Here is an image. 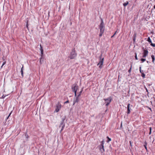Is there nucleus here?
<instances>
[{"label": "nucleus", "instance_id": "2eb2a0df", "mask_svg": "<svg viewBox=\"0 0 155 155\" xmlns=\"http://www.w3.org/2000/svg\"><path fill=\"white\" fill-rule=\"evenodd\" d=\"M147 142L145 141L144 143V144L143 145V146L145 148L147 151Z\"/></svg>", "mask_w": 155, "mask_h": 155}, {"label": "nucleus", "instance_id": "5701e85b", "mask_svg": "<svg viewBox=\"0 0 155 155\" xmlns=\"http://www.w3.org/2000/svg\"><path fill=\"white\" fill-rule=\"evenodd\" d=\"M6 61H4L3 62V64H2V66H1V68H2L3 66L5 64H6Z\"/></svg>", "mask_w": 155, "mask_h": 155}, {"label": "nucleus", "instance_id": "c03bdc74", "mask_svg": "<svg viewBox=\"0 0 155 155\" xmlns=\"http://www.w3.org/2000/svg\"><path fill=\"white\" fill-rule=\"evenodd\" d=\"M114 35H112L111 37V38H112L113 37H114Z\"/></svg>", "mask_w": 155, "mask_h": 155}, {"label": "nucleus", "instance_id": "49530a36", "mask_svg": "<svg viewBox=\"0 0 155 155\" xmlns=\"http://www.w3.org/2000/svg\"><path fill=\"white\" fill-rule=\"evenodd\" d=\"M122 126V123H121V125H120V127H121Z\"/></svg>", "mask_w": 155, "mask_h": 155}, {"label": "nucleus", "instance_id": "dca6fc26", "mask_svg": "<svg viewBox=\"0 0 155 155\" xmlns=\"http://www.w3.org/2000/svg\"><path fill=\"white\" fill-rule=\"evenodd\" d=\"M151 57L152 60V62L153 63H154V61L155 60L154 56L153 55H152L151 56Z\"/></svg>", "mask_w": 155, "mask_h": 155}, {"label": "nucleus", "instance_id": "09e8293b", "mask_svg": "<svg viewBox=\"0 0 155 155\" xmlns=\"http://www.w3.org/2000/svg\"><path fill=\"white\" fill-rule=\"evenodd\" d=\"M153 10V8H152L151 10L152 11Z\"/></svg>", "mask_w": 155, "mask_h": 155}, {"label": "nucleus", "instance_id": "f8f14e48", "mask_svg": "<svg viewBox=\"0 0 155 155\" xmlns=\"http://www.w3.org/2000/svg\"><path fill=\"white\" fill-rule=\"evenodd\" d=\"M44 56L41 57L40 60V63L41 64L44 62Z\"/></svg>", "mask_w": 155, "mask_h": 155}, {"label": "nucleus", "instance_id": "393cba45", "mask_svg": "<svg viewBox=\"0 0 155 155\" xmlns=\"http://www.w3.org/2000/svg\"><path fill=\"white\" fill-rule=\"evenodd\" d=\"M41 57L44 56L43 50L41 51Z\"/></svg>", "mask_w": 155, "mask_h": 155}, {"label": "nucleus", "instance_id": "6e6552de", "mask_svg": "<svg viewBox=\"0 0 155 155\" xmlns=\"http://www.w3.org/2000/svg\"><path fill=\"white\" fill-rule=\"evenodd\" d=\"M148 51L147 50V49H144L143 50V55L142 56V57L143 58H146L147 56L148 55Z\"/></svg>", "mask_w": 155, "mask_h": 155}, {"label": "nucleus", "instance_id": "a211bd4d", "mask_svg": "<svg viewBox=\"0 0 155 155\" xmlns=\"http://www.w3.org/2000/svg\"><path fill=\"white\" fill-rule=\"evenodd\" d=\"M132 66V64L131 63V65H130V69L128 71V72H129V73H130L131 72Z\"/></svg>", "mask_w": 155, "mask_h": 155}, {"label": "nucleus", "instance_id": "a878e982", "mask_svg": "<svg viewBox=\"0 0 155 155\" xmlns=\"http://www.w3.org/2000/svg\"><path fill=\"white\" fill-rule=\"evenodd\" d=\"M150 132H149V134L150 135L151 133V130H152V127H150L149 128Z\"/></svg>", "mask_w": 155, "mask_h": 155}, {"label": "nucleus", "instance_id": "f257e3e1", "mask_svg": "<svg viewBox=\"0 0 155 155\" xmlns=\"http://www.w3.org/2000/svg\"><path fill=\"white\" fill-rule=\"evenodd\" d=\"M77 54L76 52L75 49L73 48L70 53L69 55L68 56L69 58L71 59H74L77 56Z\"/></svg>", "mask_w": 155, "mask_h": 155}, {"label": "nucleus", "instance_id": "58836bf2", "mask_svg": "<svg viewBox=\"0 0 155 155\" xmlns=\"http://www.w3.org/2000/svg\"><path fill=\"white\" fill-rule=\"evenodd\" d=\"M145 89H146V91L148 93L149 92H148V90L147 89V88L145 87Z\"/></svg>", "mask_w": 155, "mask_h": 155}, {"label": "nucleus", "instance_id": "72a5a7b5", "mask_svg": "<svg viewBox=\"0 0 155 155\" xmlns=\"http://www.w3.org/2000/svg\"><path fill=\"white\" fill-rule=\"evenodd\" d=\"M6 96H4L3 94V95L2 96V97H1V98H2V99H4L5 97Z\"/></svg>", "mask_w": 155, "mask_h": 155}, {"label": "nucleus", "instance_id": "e433bc0d", "mask_svg": "<svg viewBox=\"0 0 155 155\" xmlns=\"http://www.w3.org/2000/svg\"><path fill=\"white\" fill-rule=\"evenodd\" d=\"M11 114V113H10L9 114V115H8V117H7V118H6V119H8V117H9L10 116V115Z\"/></svg>", "mask_w": 155, "mask_h": 155}, {"label": "nucleus", "instance_id": "b1692460", "mask_svg": "<svg viewBox=\"0 0 155 155\" xmlns=\"http://www.w3.org/2000/svg\"><path fill=\"white\" fill-rule=\"evenodd\" d=\"M140 60L143 63L146 61V59L144 58H142L140 59Z\"/></svg>", "mask_w": 155, "mask_h": 155}, {"label": "nucleus", "instance_id": "aec40b11", "mask_svg": "<svg viewBox=\"0 0 155 155\" xmlns=\"http://www.w3.org/2000/svg\"><path fill=\"white\" fill-rule=\"evenodd\" d=\"M104 33V32L100 31V34L99 35V36L100 37H101L102 36V35Z\"/></svg>", "mask_w": 155, "mask_h": 155}, {"label": "nucleus", "instance_id": "4c0bfd02", "mask_svg": "<svg viewBox=\"0 0 155 155\" xmlns=\"http://www.w3.org/2000/svg\"><path fill=\"white\" fill-rule=\"evenodd\" d=\"M23 65H22V67L21 68V71H23Z\"/></svg>", "mask_w": 155, "mask_h": 155}, {"label": "nucleus", "instance_id": "4468645a", "mask_svg": "<svg viewBox=\"0 0 155 155\" xmlns=\"http://www.w3.org/2000/svg\"><path fill=\"white\" fill-rule=\"evenodd\" d=\"M136 36H137L136 33H134L133 36V41L134 43L135 41Z\"/></svg>", "mask_w": 155, "mask_h": 155}, {"label": "nucleus", "instance_id": "c756f323", "mask_svg": "<svg viewBox=\"0 0 155 155\" xmlns=\"http://www.w3.org/2000/svg\"><path fill=\"white\" fill-rule=\"evenodd\" d=\"M150 45L153 47H155V44L152 43V42L150 43Z\"/></svg>", "mask_w": 155, "mask_h": 155}, {"label": "nucleus", "instance_id": "ddd939ff", "mask_svg": "<svg viewBox=\"0 0 155 155\" xmlns=\"http://www.w3.org/2000/svg\"><path fill=\"white\" fill-rule=\"evenodd\" d=\"M78 98L79 97L77 96L75 100L74 101V102L73 104V105H74L76 103H78L79 102V99Z\"/></svg>", "mask_w": 155, "mask_h": 155}, {"label": "nucleus", "instance_id": "473e14b6", "mask_svg": "<svg viewBox=\"0 0 155 155\" xmlns=\"http://www.w3.org/2000/svg\"><path fill=\"white\" fill-rule=\"evenodd\" d=\"M69 101L68 100L67 101H66L64 102V104H67V103H69Z\"/></svg>", "mask_w": 155, "mask_h": 155}, {"label": "nucleus", "instance_id": "c9c22d12", "mask_svg": "<svg viewBox=\"0 0 155 155\" xmlns=\"http://www.w3.org/2000/svg\"><path fill=\"white\" fill-rule=\"evenodd\" d=\"M129 143H130V146L132 147V143L131 142V141H130Z\"/></svg>", "mask_w": 155, "mask_h": 155}, {"label": "nucleus", "instance_id": "79ce46f5", "mask_svg": "<svg viewBox=\"0 0 155 155\" xmlns=\"http://www.w3.org/2000/svg\"><path fill=\"white\" fill-rule=\"evenodd\" d=\"M116 32H117V31H116L114 33V35H116Z\"/></svg>", "mask_w": 155, "mask_h": 155}, {"label": "nucleus", "instance_id": "37998d69", "mask_svg": "<svg viewBox=\"0 0 155 155\" xmlns=\"http://www.w3.org/2000/svg\"><path fill=\"white\" fill-rule=\"evenodd\" d=\"M2 60L3 61H4L5 60V59H4V58H2Z\"/></svg>", "mask_w": 155, "mask_h": 155}, {"label": "nucleus", "instance_id": "423d86ee", "mask_svg": "<svg viewBox=\"0 0 155 155\" xmlns=\"http://www.w3.org/2000/svg\"><path fill=\"white\" fill-rule=\"evenodd\" d=\"M71 89L72 90L73 92H77V91L78 89V87L77 84H74L72 86Z\"/></svg>", "mask_w": 155, "mask_h": 155}, {"label": "nucleus", "instance_id": "4be33fe9", "mask_svg": "<svg viewBox=\"0 0 155 155\" xmlns=\"http://www.w3.org/2000/svg\"><path fill=\"white\" fill-rule=\"evenodd\" d=\"M82 90H83V89H82L81 91L80 92H79V94L77 96L78 97H79L81 96V93H82Z\"/></svg>", "mask_w": 155, "mask_h": 155}, {"label": "nucleus", "instance_id": "f3484780", "mask_svg": "<svg viewBox=\"0 0 155 155\" xmlns=\"http://www.w3.org/2000/svg\"><path fill=\"white\" fill-rule=\"evenodd\" d=\"M129 4L128 1H127L126 2L124 3L123 4V5L124 7H126Z\"/></svg>", "mask_w": 155, "mask_h": 155}, {"label": "nucleus", "instance_id": "c85d7f7f", "mask_svg": "<svg viewBox=\"0 0 155 155\" xmlns=\"http://www.w3.org/2000/svg\"><path fill=\"white\" fill-rule=\"evenodd\" d=\"M40 51L43 50L42 46L41 45H40Z\"/></svg>", "mask_w": 155, "mask_h": 155}, {"label": "nucleus", "instance_id": "cd10ccee", "mask_svg": "<svg viewBox=\"0 0 155 155\" xmlns=\"http://www.w3.org/2000/svg\"><path fill=\"white\" fill-rule=\"evenodd\" d=\"M25 136L26 137V138H29V137L28 136V134H27V133H26L25 134Z\"/></svg>", "mask_w": 155, "mask_h": 155}, {"label": "nucleus", "instance_id": "39448f33", "mask_svg": "<svg viewBox=\"0 0 155 155\" xmlns=\"http://www.w3.org/2000/svg\"><path fill=\"white\" fill-rule=\"evenodd\" d=\"M103 100L105 101V106H107L111 102L112 98L111 97H110L107 98H104Z\"/></svg>", "mask_w": 155, "mask_h": 155}, {"label": "nucleus", "instance_id": "ea45409f", "mask_svg": "<svg viewBox=\"0 0 155 155\" xmlns=\"http://www.w3.org/2000/svg\"><path fill=\"white\" fill-rule=\"evenodd\" d=\"M147 107H148V108L149 109H150L151 111V110H152L151 109V108H150V107H147Z\"/></svg>", "mask_w": 155, "mask_h": 155}, {"label": "nucleus", "instance_id": "1a4fd4ad", "mask_svg": "<svg viewBox=\"0 0 155 155\" xmlns=\"http://www.w3.org/2000/svg\"><path fill=\"white\" fill-rule=\"evenodd\" d=\"M104 140H102V141L101 142V151L102 153H103V152H104Z\"/></svg>", "mask_w": 155, "mask_h": 155}, {"label": "nucleus", "instance_id": "2f4dec72", "mask_svg": "<svg viewBox=\"0 0 155 155\" xmlns=\"http://www.w3.org/2000/svg\"><path fill=\"white\" fill-rule=\"evenodd\" d=\"M99 149L101 151V148H102L101 143V145L99 146Z\"/></svg>", "mask_w": 155, "mask_h": 155}, {"label": "nucleus", "instance_id": "7c9ffc66", "mask_svg": "<svg viewBox=\"0 0 155 155\" xmlns=\"http://www.w3.org/2000/svg\"><path fill=\"white\" fill-rule=\"evenodd\" d=\"M21 74L22 75V77L23 78V71H21Z\"/></svg>", "mask_w": 155, "mask_h": 155}, {"label": "nucleus", "instance_id": "f03ea898", "mask_svg": "<svg viewBox=\"0 0 155 155\" xmlns=\"http://www.w3.org/2000/svg\"><path fill=\"white\" fill-rule=\"evenodd\" d=\"M66 116H64V117H62L61 118V123H60V124L59 125V127H62L61 129V132L63 130L65 126V124L64 123V121L65 120V119H66Z\"/></svg>", "mask_w": 155, "mask_h": 155}, {"label": "nucleus", "instance_id": "9b49d317", "mask_svg": "<svg viewBox=\"0 0 155 155\" xmlns=\"http://www.w3.org/2000/svg\"><path fill=\"white\" fill-rule=\"evenodd\" d=\"M130 104H127V114H130Z\"/></svg>", "mask_w": 155, "mask_h": 155}, {"label": "nucleus", "instance_id": "a19ab883", "mask_svg": "<svg viewBox=\"0 0 155 155\" xmlns=\"http://www.w3.org/2000/svg\"><path fill=\"white\" fill-rule=\"evenodd\" d=\"M26 26L27 27V28H28V22L26 25Z\"/></svg>", "mask_w": 155, "mask_h": 155}, {"label": "nucleus", "instance_id": "0eeeda50", "mask_svg": "<svg viewBox=\"0 0 155 155\" xmlns=\"http://www.w3.org/2000/svg\"><path fill=\"white\" fill-rule=\"evenodd\" d=\"M61 104L60 103V102H58L57 104H56V109L55 110L54 112H58L61 108Z\"/></svg>", "mask_w": 155, "mask_h": 155}, {"label": "nucleus", "instance_id": "412c9836", "mask_svg": "<svg viewBox=\"0 0 155 155\" xmlns=\"http://www.w3.org/2000/svg\"><path fill=\"white\" fill-rule=\"evenodd\" d=\"M107 142H109V141H111V138H110L108 137H107Z\"/></svg>", "mask_w": 155, "mask_h": 155}, {"label": "nucleus", "instance_id": "f704fd0d", "mask_svg": "<svg viewBox=\"0 0 155 155\" xmlns=\"http://www.w3.org/2000/svg\"><path fill=\"white\" fill-rule=\"evenodd\" d=\"M74 96H75V97H76L77 96V94H76L77 92H74Z\"/></svg>", "mask_w": 155, "mask_h": 155}, {"label": "nucleus", "instance_id": "a18cd8bd", "mask_svg": "<svg viewBox=\"0 0 155 155\" xmlns=\"http://www.w3.org/2000/svg\"><path fill=\"white\" fill-rule=\"evenodd\" d=\"M153 8H154V9H155V5L154 6H153Z\"/></svg>", "mask_w": 155, "mask_h": 155}, {"label": "nucleus", "instance_id": "6ab92c4d", "mask_svg": "<svg viewBox=\"0 0 155 155\" xmlns=\"http://www.w3.org/2000/svg\"><path fill=\"white\" fill-rule=\"evenodd\" d=\"M147 41L149 43H152V41L151 40V39L150 38V37H149L148 38H147Z\"/></svg>", "mask_w": 155, "mask_h": 155}, {"label": "nucleus", "instance_id": "bb28decb", "mask_svg": "<svg viewBox=\"0 0 155 155\" xmlns=\"http://www.w3.org/2000/svg\"><path fill=\"white\" fill-rule=\"evenodd\" d=\"M135 59L136 60H138L137 57V53H135Z\"/></svg>", "mask_w": 155, "mask_h": 155}, {"label": "nucleus", "instance_id": "de8ad7c7", "mask_svg": "<svg viewBox=\"0 0 155 155\" xmlns=\"http://www.w3.org/2000/svg\"><path fill=\"white\" fill-rule=\"evenodd\" d=\"M144 48L143 47V48H142V49L143 50H144Z\"/></svg>", "mask_w": 155, "mask_h": 155}, {"label": "nucleus", "instance_id": "7ed1b4c3", "mask_svg": "<svg viewBox=\"0 0 155 155\" xmlns=\"http://www.w3.org/2000/svg\"><path fill=\"white\" fill-rule=\"evenodd\" d=\"M101 22L99 25L100 31L104 32L105 30V25L103 19L101 18Z\"/></svg>", "mask_w": 155, "mask_h": 155}, {"label": "nucleus", "instance_id": "9d476101", "mask_svg": "<svg viewBox=\"0 0 155 155\" xmlns=\"http://www.w3.org/2000/svg\"><path fill=\"white\" fill-rule=\"evenodd\" d=\"M139 69H140V72L141 74V76L142 77H143V78H145V74H144V73H143V71L141 70V67H140Z\"/></svg>", "mask_w": 155, "mask_h": 155}, {"label": "nucleus", "instance_id": "20e7f679", "mask_svg": "<svg viewBox=\"0 0 155 155\" xmlns=\"http://www.w3.org/2000/svg\"><path fill=\"white\" fill-rule=\"evenodd\" d=\"M102 54H101L99 57V59L100 60L99 63L97 64V65H99V64H100L99 66V68L101 69V68L102 67V65H103L104 61V58H102Z\"/></svg>", "mask_w": 155, "mask_h": 155}]
</instances>
